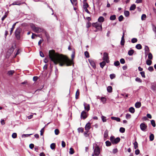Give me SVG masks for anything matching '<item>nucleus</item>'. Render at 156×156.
<instances>
[{
	"instance_id": "nucleus-44",
	"label": "nucleus",
	"mask_w": 156,
	"mask_h": 156,
	"mask_svg": "<svg viewBox=\"0 0 156 156\" xmlns=\"http://www.w3.org/2000/svg\"><path fill=\"white\" fill-rule=\"evenodd\" d=\"M146 17V15L145 14H143L141 16V20H145Z\"/></svg>"
},
{
	"instance_id": "nucleus-35",
	"label": "nucleus",
	"mask_w": 156,
	"mask_h": 156,
	"mask_svg": "<svg viewBox=\"0 0 156 156\" xmlns=\"http://www.w3.org/2000/svg\"><path fill=\"white\" fill-rule=\"evenodd\" d=\"M116 19V16L115 15H112L110 17V19L112 20H115Z\"/></svg>"
},
{
	"instance_id": "nucleus-61",
	"label": "nucleus",
	"mask_w": 156,
	"mask_h": 156,
	"mask_svg": "<svg viewBox=\"0 0 156 156\" xmlns=\"http://www.w3.org/2000/svg\"><path fill=\"white\" fill-rule=\"evenodd\" d=\"M152 29L153 31L156 33V27L153 24L152 25Z\"/></svg>"
},
{
	"instance_id": "nucleus-6",
	"label": "nucleus",
	"mask_w": 156,
	"mask_h": 156,
	"mask_svg": "<svg viewBox=\"0 0 156 156\" xmlns=\"http://www.w3.org/2000/svg\"><path fill=\"white\" fill-rule=\"evenodd\" d=\"M92 26L96 29L98 30H102V24L101 23H99L98 22L93 23Z\"/></svg>"
},
{
	"instance_id": "nucleus-55",
	"label": "nucleus",
	"mask_w": 156,
	"mask_h": 156,
	"mask_svg": "<svg viewBox=\"0 0 156 156\" xmlns=\"http://www.w3.org/2000/svg\"><path fill=\"white\" fill-rule=\"evenodd\" d=\"M83 8H87L89 7V5L87 3H84L83 4Z\"/></svg>"
},
{
	"instance_id": "nucleus-48",
	"label": "nucleus",
	"mask_w": 156,
	"mask_h": 156,
	"mask_svg": "<svg viewBox=\"0 0 156 156\" xmlns=\"http://www.w3.org/2000/svg\"><path fill=\"white\" fill-rule=\"evenodd\" d=\"M137 39L135 38H133L131 40V42L133 43H135L137 42Z\"/></svg>"
},
{
	"instance_id": "nucleus-57",
	"label": "nucleus",
	"mask_w": 156,
	"mask_h": 156,
	"mask_svg": "<svg viewBox=\"0 0 156 156\" xmlns=\"http://www.w3.org/2000/svg\"><path fill=\"white\" fill-rule=\"evenodd\" d=\"M114 65L115 66H118L120 65V63L119 61H116L114 62Z\"/></svg>"
},
{
	"instance_id": "nucleus-51",
	"label": "nucleus",
	"mask_w": 156,
	"mask_h": 156,
	"mask_svg": "<svg viewBox=\"0 0 156 156\" xmlns=\"http://www.w3.org/2000/svg\"><path fill=\"white\" fill-rule=\"evenodd\" d=\"M84 54L85 56L87 58H88L89 57V52L87 51H86L84 52Z\"/></svg>"
},
{
	"instance_id": "nucleus-4",
	"label": "nucleus",
	"mask_w": 156,
	"mask_h": 156,
	"mask_svg": "<svg viewBox=\"0 0 156 156\" xmlns=\"http://www.w3.org/2000/svg\"><path fill=\"white\" fill-rule=\"evenodd\" d=\"M110 140L113 144H117L119 142L120 140V139L119 137L115 138V137L112 136L110 137Z\"/></svg>"
},
{
	"instance_id": "nucleus-60",
	"label": "nucleus",
	"mask_w": 156,
	"mask_h": 156,
	"mask_svg": "<svg viewBox=\"0 0 156 156\" xmlns=\"http://www.w3.org/2000/svg\"><path fill=\"white\" fill-rule=\"evenodd\" d=\"M120 63L122 64H124L125 63V61L124 58H121L120 60Z\"/></svg>"
},
{
	"instance_id": "nucleus-58",
	"label": "nucleus",
	"mask_w": 156,
	"mask_h": 156,
	"mask_svg": "<svg viewBox=\"0 0 156 156\" xmlns=\"http://www.w3.org/2000/svg\"><path fill=\"white\" fill-rule=\"evenodd\" d=\"M148 70L150 72H152L154 70V68L153 66H150L148 68Z\"/></svg>"
},
{
	"instance_id": "nucleus-9",
	"label": "nucleus",
	"mask_w": 156,
	"mask_h": 156,
	"mask_svg": "<svg viewBox=\"0 0 156 156\" xmlns=\"http://www.w3.org/2000/svg\"><path fill=\"white\" fill-rule=\"evenodd\" d=\"M88 114L84 111H83L81 114L80 118L83 119H85L87 117Z\"/></svg>"
},
{
	"instance_id": "nucleus-28",
	"label": "nucleus",
	"mask_w": 156,
	"mask_h": 156,
	"mask_svg": "<svg viewBox=\"0 0 156 156\" xmlns=\"http://www.w3.org/2000/svg\"><path fill=\"white\" fill-rule=\"evenodd\" d=\"M145 52L149 53V49L148 46L145 45L144 47Z\"/></svg>"
},
{
	"instance_id": "nucleus-2",
	"label": "nucleus",
	"mask_w": 156,
	"mask_h": 156,
	"mask_svg": "<svg viewBox=\"0 0 156 156\" xmlns=\"http://www.w3.org/2000/svg\"><path fill=\"white\" fill-rule=\"evenodd\" d=\"M22 30L21 28L20 27H17L15 31V34L16 39L19 40L21 38V33L22 32Z\"/></svg>"
},
{
	"instance_id": "nucleus-53",
	"label": "nucleus",
	"mask_w": 156,
	"mask_h": 156,
	"mask_svg": "<svg viewBox=\"0 0 156 156\" xmlns=\"http://www.w3.org/2000/svg\"><path fill=\"white\" fill-rule=\"evenodd\" d=\"M7 14L5 12V15L2 18V21H3V20L7 17Z\"/></svg>"
},
{
	"instance_id": "nucleus-30",
	"label": "nucleus",
	"mask_w": 156,
	"mask_h": 156,
	"mask_svg": "<svg viewBox=\"0 0 156 156\" xmlns=\"http://www.w3.org/2000/svg\"><path fill=\"white\" fill-rule=\"evenodd\" d=\"M146 63L147 65L150 66L152 64V62L151 60L148 59L147 60Z\"/></svg>"
},
{
	"instance_id": "nucleus-19",
	"label": "nucleus",
	"mask_w": 156,
	"mask_h": 156,
	"mask_svg": "<svg viewBox=\"0 0 156 156\" xmlns=\"http://www.w3.org/2000/svg\"><path fill=\"white\" fill-rule=\"evenodd\" d=\"M134 52V51L133 49H131L128 52V55L129 56L132 55Z\"/></svg>"
},
{
	"instance_id": "nucleus-10",
	"label": "nucleus",
	"mask_w": 156,
	"mask_h": 156,
	"mask_svg": "<svg viewBox=\"0 0 156 156\" xmlns=\"http://www.w3.org/2000/svg\"><path fill=\"white\" fill-rule=\"evenodd\" d=\"M84 106V107L85 109L87 112L90 109V107L89 105L84 103L83 104Z\"/></svg>"
},
{
	"instance_id": "nucleus-23",
	"label": "nucleus",
	"mask_w": 156,
	"mask_h": 156,
	"mask_svg": "<svg viewBox=\"0 0 156 156\" xmlns=\"http://www.w3.org/2000/svg\"><path fill=\"white\" fill-rule=\"evenodd\" d=\"M129 111L130 112L133 113L135 112V109L133 107H131L129 108Z\"/></svg>"
},
{
	"instance_id": "nucleus-63",
	"label": "nucleus",
	"mask_w": 156,
	"mask_h": 156,
	"mask_svg": "<svg viewBox=\"0 0 156 156\" xmlns=\"http://www.w3.org/2000/svg\"><path fill=\"white\" fill-rule=\"evenodd\" d=\"M12 137L13 138H15L17 137V134L16 133H13L12 135Z\"/></svg>"
},
{
	"instance_id": "nucleus-50",
	"label": "nucleus",
	"mask_w": 156,
	"mask_h": 156,
	"mask_svg": "<svg viewBox=\"0 0 156 156\" xmlns=\"http://www.w3.org/2000/svg\"><path fill=\"white\" fill-rule=\"evenodd\" d=\"M133 144L134 145V149H136L138 147V143L136 141L133 143Z\"/></svg>"
},
{
	"instance_id": "nucleus-59",
	"label": "nucleus",
	"mask_w": 156,
	"mask_h": 156,
	"mask_svg": "<svg viewBox=\"0 0 156 156\" xmlns=\"http://www.w3.org/2000/svg\"><path fill=\"white\" fill-rule=\"evenodd\" d=\"M55 135H58L59 133V130L57 129H55Z\"/></svg>"
},
{
	"instance_id": "nucleus-18",
	"label": "nucleus",
	"mask_w": 156,
	"mask_h": 156,
	"mask_svg": "<svg viewBox=\"0 0 156 156\" xmlns=\"http://www.w3.org/2000/svg\"><path fill=\"white\" fill-rule=\"evenodd\" d=\"M135 107L137 108H140L141 106V103L140 102H137L135 104Z\"/></svg>"
},
{
	"instance_id": "nucleus-15",
	"label": "nucleus",
	"mask_w": 156,
	"mask_h": 156,
	"mask_svg": "<svg viewBox=\"0 0 156 156\" xmlns=\"http://www.w3.org/2000/svg\"><path fill=\"white\" fill-rule=\"evenodd\" d=\"M111 119L112 120H115L118 122H119L121 120L120 119V118L118 117H115L114 116L111 117Z\"/></svg>"
},
{
	"instance_id": "nucleus-41",
	"label": "nucleus",
	"mask_w": 156,
	"mask_h": 156,
	"mask_svg": "<svg viewBox=\"0 0 156 156\" xmlns=\"http://www.w3.org/2000/svg\"><path fill=\"white\" fill-rule=\"evenodd\" d=\"M101 119L103 122H105L107 121L106 117L102 115L101 117Z\"/></svg>"
},
{
	"instance_id": "nucleus-17",
	"label": "nucleus",
	"mask_w": 156,
	"mask_h": 156,
	"mask_svg": "<svg viewBox=\"0 0 156 156\" xmlns=\"http://www.w3.org/2000/svg\"><path fill=\"white\" fill-rule=\"evenodd\" d=\"M105 20L104 18L102 16H100L98 19V21L100 23H102Z\"/></svg>"
},
{
	"instance_id": "nucleus-27",
	"label": "nucleus",
	"mask_w": 156,
	"mask_h": 156,
	"mask_svg": "<svg viewBox=\"0 0 156 156\" xmlns=\"http://www.w3.org/2000/svg\"><path fill=\"white\" fill-rule=\"evenodd\" d=\"M80 92L79 91V90L78 89L76 91V95H75V98L76 99H78L79 98L78 96L79 95Z\"/></svg>"
},
{
	"instance_id": "nucleus-64",
	"label": "nucleus",
	"mask_w": 156,
	"mask_h": 156,
	"mask_svg": "<svg viewBox=\"0 0 156 156\" xmlns=\"http://www.w3.org/2000/svg\"><path fill=\"white\" fill-rule=\"evenodd\" d=\"M131 117V115L128 113H127L126 115V119H129Z\"/></svg>"
},
{
	"instance_id": "nucleus-1",
	"label": "nucleus",
	"mask_w": 156,
	"mask_h": 156,
	"mask_svg": "<svg viewBox=\"0 0 156 156\" xmlns=\"http://www.w3.org/2000/svg\"><path fill=\"white\" fill-rule=\"evenodd\" d=\"M75 53L74 51L71 55V58L73 60L74 57ZM49 56L51 60L56 65L59 63V65L63 66L66 65L67 66H70L73 63V61L70 60L67 57L63 55L59 56V55L55 52L54 50H50L49 51Z\"/></svg>"
},
{
	"instance_id": "nucleus-49",
	"label": "nucleus",
	"mask_w": 156,
	"mask_h": 156,
	"mask_svg": "<svg viewBox=\"0 0 156 156\" xmlns=\"http://www.w3.org/2000/svg\"><path fill=\"white\" fill-rule=\"evenodd\" d=\"M32 135V134H23L22 135V137H27L30 136Z\"/></svg>"
},
{
	"instance_id": "nucleus-29",
	"label": "nucleus",
	"mask_w": 156,
	"mask_h": 156,
	"mask_svg": "<svg viewBox=\"0 0 156 156\" xmlns=\"http://www.w3.org/2000/svg\"><path fill=\"white\" fill-rule=\"evenodd\" d=\"M101 100L103 104H105L106 101V99L104 97H102L101 98Z\"/></svg>"
},
{
	"instance_id": "nucleus-5",
	"label": "nucleus",
	"mask_w": 156,
	"mask_h": 156,
	"mask_svg": "<svg viewBox=\"0 0 156 156\" xmlns=\"http://www.w3.org/2000/svg\"><path fill=\"white\" fill-rule=\"evenodd\" d=\"M93 149L94 150V154L96 156H98L100 153V149L99 147L97 145H96L95 148L93 147Z\"/></svg>"
},
{
	"instance_id": "nucleus-13",
	"label": "nucleus",
	"mask_w": 156,
	"mask_h": 156,
	"mask_svg": "<svg viewBox=\"0 0 156 156\" xmlns=\"http://www.w3.org/2000/svg\"><path fill=\"white\" fill-rule=\"evenodd\" d=\"M90 128V122L87 123L85 126V129L88 131Z\"/></svg>"
},
{
	"instance_id": "nucleus-21",
	"label": "nucleus",
	"mask_w": 156,
	"mask_h": 156,
	"mask_svg": "<svg viewBox=\"0 0 156 156\" xmlns=\"http://www.w3.org/2000/svg\"><path fill=\"white\" fill-rule=\"evenodd\" d=\"M108 136V131L107 130H106L104 132V138H107Z\"/></svg>"
},
{
	"instance_id": "nucleus-16",
	"label": "nucleus",
	"mask_w": 156,
	"mask_h": 156,
	"mask_svg": "<svg viewBox=\"0 0 156 156\" xmlns=\"http://www.w3.org/2000/svg\"><path fill=\"white\" fill-rule=\"evenodd\" d=\"M21 4V3L19 1H17L15 2H14L12 3V4H11L10 5H20Z\"/></svg>"
},
{
	"instance_id": "nucleus-31",
	"label": "nucleus",
	"mask_w": 156,
	"mask_h": 156,
	"mask_svg": "<svg viewBox=\"0 0 156 156\" xmlns=\"http://www.w3.org/2000/svg\"><path fill=\"white\" fill-rule=\"evenodd\" d=\"M15 73L14 70H10L7 73V74L9 76L12 75Z\"/></svg>"
},
{
	"instance_id": "nucleus-14",
	"label": "nucleus",
	"mask_w": 156,
	"mask_h": 156,
	"mask_svg": "<svg viewBox=\"0 0 156 156\" xmlns=\"http://www.w3.org/2000/svg\"><path fill=\"white\" fill-rule=\"evenodd\" d=\"M18 22H17L14 23L13 24L12 26V27L11 28L10 31V35H11L12 34V33L13 31V30L15 27L16 26V24L18 23Z\"/></svg>"
},
{
	"instance_id": "nucleus-25",
	"label": "nucleus",
	"mask_w": 156,
	"mask_h": 156,
	"mask_svg": "<svg viewBox=\"0 0 156 156\" xmlns=\"http://www.w3.org/2000/svg\"><path fill=\"white\" fill-rule=\"evenodd\" d=\"M100 67L101 68H103L106 65V62H105V61H104L101 62H100Z\"/></svg>"
},
{
	"instance_id": "nucleus-62",
	"label": "nucleus",
	"mask_w": 156,
	"mask_h": 156,
	"mask_svg": "<svg viewBox=\"0 0 156 156\" xmlns=\"http://www.w3.org/2000/svg\"><path fill=\"white\" fill-rule=\"evenodd\" d=\"M118 152V150L117 148L114 149L112 150V153L115 154Z\"/></svg>"
},
{
	"instance_id": "nucleus-34",
	"label": "nucleus",
	"mask_w": 156,
	"mask_h": 156,
	"mask_svg": "<svg viewBox=\"0 0 156 156\" xmlns=\"http://www.w3.org/2000/svg\"><path fill=\"white\" fill-rule=\"evenodd\" d=\"M148 58L150 60H151L153 58V56L152 54L150 53H149L148 56Z\"/></svg>"
},
{
	"instance_id": "nucleus-40",
	"label": "nucleus",
	"mask_w": 156,
	"mask_h": 156,
	"mask_svg": "<svg viewBox=\"0 0 156 156\" xmlns=\"http://www.w3.org/2000/svg\"><path fill=\"white\" fill-rule=\"evenodd\" d=\"M105 144L107 146H110L111 145V142L108 140L106 141L105 142Z\"/></svg>"
},
{
	"instance_id": "nucleus-32",
	"label": "nucleus",
	"mask_w": 156,
	"mask_h": 156,
	"mask_svg": "<svg viewBox=\"0 0 156 156\" xmlns=\"http://www.w3.org/2000/svg\"><path fill=\"white\" fill-rule=\"evenodd\" d=\"M55 144L54 143H52L50 145V148L52 150H54L55 148Z\"/></svg>"
},
{
	"instance_id": "nucleus-20",
	"label": "nucleus",
	"mask_w": 156,
	"mask_h": 156,
	"mask_svg": "<svg viewBox=\"0 0 156 156\" xmlns=\"http://www.w3.org/2000/svg\"><path fill=\"white\" fill-rule=\"evenodd\" d=\"M70 1L73 5L76 6L77 4V1L76 0H70Z\"/></svg>"
},
{
	"instance_id": "nucleus-8",
	"label": "nucleus",
	"mask_w": 156,
	"mask_h": 156,
	"mask_svg": "<svg viewBox=\"0 0 156 156\" xmlns=\"http://www.w3.org/2000/svg\"><path fill=\"white\" fill-rule=\"evenodd\" d=\"M108 54L107 52H104V56L103 58V60L106 61L107 63H108L109 62V61L108 60Z\"/></svg>"
},
{
	"instance_id": "nucleus-45",
	"label": "nucleus",
	"mask_w": 156,
	"mask_h": 156,
	"mask_svg": "<svg viewBox=\"0 0 156 156\" xmlns=\"http://www.w3.org/2000/svg\"><path fill=\"white\" fill-rule=\"evenodd\" d=\"M44 33L45 36L47 38V40H48L50 38V36L47 33V32L44 30Z\"/></svg>"
},
{
	"instance_id": "nucleus-52",
	"label": "nucleus",
	"mask_w": 156,
	"mask_h": 156,
	"mask_svg": "<svg viewBox=\"0 0 156 156\" xmlns=\"http://www.w3.org/2000/svg\"><path fill=\"white\" fill-rule=\"evenodd\" d=\"M141 76L143 78H145V72L144 71H142L140 73Z\"/></svg>"
},
{
	"instance_id": "nucleus-33",
	"label": "nucleus",
	"mask_w": 156,
	"mask_h": 156,
	"mask_svg": "<svg viewBox=\"0 0 156 156\" xmlns=\"http://www.w3.org/2000/svg\"><path fill=\"white\" fill-rule=\"evenodd\" d=\"M14 50V48L13 46H12L8 50V52L10 53H12L13 52Z\"/></svg>"
},
{
	"instance_id": "nucleus-12",
	"label": "nucleus",
	"mask_w": 156,
	"mask_h": 156,
	"mask_svg": "<svg viewBox=\"0 0 156 156\" xmlns=\"http://www.w3.org/2000/svg\"><path fill=\"white\" fill-rule=\"evenodd\" d=\"M124 31H123V35L121 38V40L120 44L122 45H124L125 43V40L124 39Z\"/></svg>"
},
{
	"instance_id": "nucleus-36",
	"label": "nucleus",
	"mask_w": 156,
	"mask_h": 156,
	"mask_svg": "<svg viewBox=\"0 0 156 156\" xmlns=\"http://www.w3.org/2000/svg\"><path fill=\"white\" fill-rule=\"evenodd\" d=\"M136 48L138 49H140L142 48V46L140 44H138L136 45Z\"/></svg>"
},
{
	"instance_id": "nucleus-26",
	"label": "nucleus",
	"mask_w": 156,
	"mask_h": 156,
	"mask_svg": "<svg viewBox=\"0 0 156 156\" xmlns=\"http://www.w3.org/2000/svg\"><path fill=\"white\" fill-rule=\"evenodd\" d=\"M154 138V136L153 134L151 133L149 136L150 140L151 141H153Z\"/></svg>"
},
{
	"instance_id": "nucleus-22",
	"label": "nucleus",
	"mask_w": 156,
	"mask_h": 156,
	"mask_svg": "<svg viewBox=\"0 0 156 156\" xmlns=\"http://www.w3.org/2000/svg\"><path fill=\"white\" fill-rule=\"evenodd\" d=\"M107 90L108 92L109 93L112 92V87L111 86H108L107 87Z\"/></svg>"
},
{
	"instance_id": "nucleus-54",
	"label": "nucleus",
	"mask_w": 156,
	"mask_h": 156,
	"mask_svg": "<svg viewBox=\"0 0 156 156\" xmlns=\"http://www.w3.org/2000/svg\"><path fill=\"white\" fill-rule=\"evenodd\" d=\"M124 18L123 17L122 15L120 16L119 17V20L120 22L122 21Z\"/></svg>"
},
{
	"instance_id": "nucleus-38",
	"label": "nucleus",
	"mask_w": 156,
	"mask_h": 156,
	"mask_svg": "<svg viewBox=\"0 0 156 156\" xmlns=\"http://www.w3.org/2000/svg\"><path fill=\"white\" fill-rule=\"evenodd\" d=\"M74 153V150L73 148L71 147L69 149V153L71 154H73Z\"/></svg>"
},
{
	"instance_id": "nucleus-43",
	"label": "nucleus",
	"mask_w": 156,
	"mask_h": 156,
	"mask_svg": "<svg viewBox=\"0 0 156 156\" xmlns=\"http://www.w3.org/2000/svg\"><path fill=\"white\" fill-rule=\"evenodd\" d=\"M110 77L111 79H113L115 77V75L114 74H112L110 75Z\"/></svg>"
},
{
	"instance_id": "nucleus-24",
	"label": "nucleus",
	"mask_w": 156,
	"mask_h": 156,
	"mask_svg": "<svg viewBox=\"0 0 156 156\" xmlns=\"http://www.w3.org/2000/svg\"><path fill=\"white\" fill-rule=\"evenodd\" d=\"M136 5L134 4H133L129 8V10H133L136 9Z\"/></svg>"
},
{
	"instance_id": "nucleus-56",
	"label": "nucleus",
	"mask_w": 156,
	"mask_h": 156,
	"mask_svg": "<svg viewBox=\"0 0 156 156\" xmlns=\"http://www.w3.org/2000/svg\"><path fill=\"white\" fill-rule=\"evenodd\" d=\"M91 25V23L89 22L88 21L86 24V27L87 28H88L90 27Z\"/></svg>"
},
{
	"instance_id": "nucleus-47",
	"label": "nucleus",
	"mask_w": 156,
	"mask_h": 156,
	"mask_svg": "<svg viewBox=\"0 0 156 156\" xmlns=\"http://www.w3.org/2000/svg\"><path fill=\"white\" fill-rule=\"evenodd\" d=\"M125 129L123 127H121L119 129V131L121 133H124L125 132Z\"/></svg>"
},
{
	"instance_id": "nucleus-46",
	"label": "nucleus",
	"mask_w": 156,
	"mask_h": 156,
	"mask_svg": "<svg viewBox=\"0 0 156 156\" xmlns=\"http://www.w3.org/2000/svg\"><path fill=\"white\" fill-rule=\"evenodd\" d=\"M135 80L136 81L139 83H141L142 82V80L139 77H136L135 79Z\"/></svg>"
},
{
	"instance_id": "nucleus-37",
	"label": "nucleus",
	"mask_w": 156,
	"mask_h": 156,
	"mask_svg": "<svg viewBox=\"0 0 156 156\" xmlns=\"http://www.w3.org/2000/svg\"><path fill=\"white\" fill-rule=\"evenodd\" d=\"M124 14L126 17H128L129 15V12L128 11H125L124 12Z\"/></svg>"
},
{
	"instance_id": "nucleus-11",
	"label": "nucleus",
	"mask_w": 156,
	"mask_h": 156,
	"mask_svg": "<svg viewBox=\"0 0 156 156\" xmlns=\"http://www.w3.org/2000/svg\"><path fill=\"white\" fill-rule=\"evenodd\" d=\"M89 62L91 66H92L93 68L95 69L96 68V65L95 62L94 61L92 60H89Z\"/></svg>"
},
{
	"instance_id": "nucleus-3",
	"label": "nucleus",
	"mask_w": 156,
	"mask_h": 156,
	"mask_svg": "<svg viewBox=\"0 0 156 156\" xmlns=\"http://www.w3.org/2000/svg\"><path fill=\"white\" fill-rule=\"evenodd\" d=\"M30 26L33 30L36 33H38L44 32L45 30L43 28L37 27L33 24H32Z\"/></svg>"
},
{
	"instance_id": "nucleus-7",
	"label": "nucleus",
	"mask_w": 156,
	"mask_h": 156,
	"mask_svg": "<svg viewBox=\"0 0 156 156\" xmlns=\"http://www.w3.org/2000/svg\"><path fill=\"white\" fill-rule=\"evenodd\" d=\"M140 129L143 131L145 132L147 131V126L145 123H142L140 125Z\"/></svg>"
},
{
	"instance_id": "nucleus-39",
	"label": "nucleus",
	"mask_w": 156,
	"mask_h": 156,
	"mask_svg": "<svg viewBox=\"0 0 156 156\" xmlns=\"http://www.w3.org/2000/svg\"><path fill=\"white\" fill-rule=\"evenodd\" d=\"M77 130L79 133H83V128L82 127H80Z\"/></svg>"
},
{
	"instance_id": "nucleus-42",
	"label": "nucleus",
	"mask_w": 156,
	"mask_h": 156,
	"mask_svg": "<svg viewBox=\"0 0 156 156\" xmlns=\"http://www.w3.org/2000/svg\"><path fill=\"white\" fill-rule=\"evenodd\" d=\"M151 124L152 125V126L153 127H154L155 126H156L155 122V121L154 120H152L151 121Z\"/></svg>"
}]
</instances>
